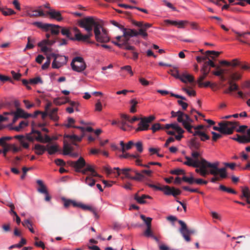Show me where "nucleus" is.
Masks as SVG:
<instances>
[{
  "instance_id": "f257e3e1",
  "label": "nucleus",
  "mask_w": 250,
  "mask_h": 250,
  "mask_svg": "<svg viewBox=\"0 0 250 250\" xmlns=\"http://www.w3.org/2000/svg\"><path fill=\"white\" fill-rule=\"evenodd\" d=\"M99 21H96L93 17H86L77 21L78 25L84 28L87 32L86 34L83 35L81 31L77 27H74L73 31L76 32L77 41L86 42L88 43H95V42L90 41V39L93 36L92 31L96 26L98 27Z\"/></svg>"
},
{
  "instance_id": "f03ea898",
  "label": "nucleus",
  "mask_w": 250,
  "mask_h": 250,
  "mask_svg": "<svg viewBox=\"0 0 250 250\" xmlns=\"http://www.w3.org/2000/svg\"><path fill=\"white\" fill-rule=\"evenodd\" d=\"M201 162L200 163L202 165V170L200 174L201 176L206 177L209 173L214 176H216L218 174H219L220 177L221 178H227V174L226 168H219L218 167L219 165L218 162L210 163L203 158H201Z\"/></svg>"
},
{
  "instance_id": "7ed1b4c3",
  "label": "nucleus",
  "mask_w": 250,
  "mask_h": 250,
  "mask_svg": "<svg viewBox=\"0 0 250 250\" xmlns=\"http://www.w3.org/2000/svg\"><path fill=\"white\" fill-rule=\"evenodd\" d=\"M117 170L118 175H120L121 173H122L126 178L130 179L141 181L144 178V175L141 172H139L138 170L134 169L125 168L121 169L119 167H114L112 169L109 167H104V170L108 174L114 173V170Z\"/></svg>"
},
{
  "instance_id": "20e7f679",
  "label": "nucleus",
  "mask_w": 250,
  "mask_h": 250,
  "mask_svg": "<svg viewBox=\"0 0 250 250\" xmlns=\"http://www.w3.org/2000/svg\"><path fill=\"white\" fill-rule=\"evenodd\" d=\"M33 24L37 27L44 30L45 31L50 30L53 35H58L61 32L62 26L50 23H43L40 21H35Z\"/></svg>"
},
{
  "instance_id": "39448f33",
  "label": "nucleus",
  "mask_w": 250,
  "mask_h": 250,
  "mask_svg": "<svg viewBox=\"0 0 250 250\" xmlns=\"http://www.w3.org/2000/svg\"><path fill=\"white\" fill-rule=\"evenodd\" d=\"M178 222L181 225V228L179 229L180 232L186 241H190L189 235L194 234L196 230L194 229H188L187 224L182 220H178Z\"/></svg>"
},
{
  "instance_id": "423d86ee",
  "label": "nucleus",
  "mask_w": 250,
  "mask_h": 250,
  "mask_svg": "<svg viewBox=\"0 0 250 250\" xmlns=\"http://www.w3.org/2000/svg\"><path fill=\"white\" fill-rule=\"evenodd\" d=\"M102 25L99 23L98 26L95 27L94 28V33L96 41L98 42L107 43L110 41V37L108 34L101 33V28Z\"/></svg>"
},
{
  "instance_id": "0eeeda50",
  "label": "nucleus",
  "mask_w": 250,
  "mask_h": 250,
  "mask_svg": "<svg viewBox=\"0 0 250 250\" xmlns=\"http://www.w3.org/2000/svg\"><path fill=\"white\" fill-rule=\"evenodd\" d=\"M71 66L72 69L77 72H82L86 67L83 59L81 57L74 58L71 63Z\"/></svg>"
},
{
  "instance_id": "6e6552de",
  "label": "nucleus",
  "mask_w": 250,
  "mask_h": 250,
  "mask_svg": "<svg viewBox=\"0 0 250 250\" xmlns=\"http://www.w3.org/2000/svg\"><path fill=\"white\" fill-rule=\"evenodd\" d=\"M223 125L225 126L224 127L226 133L224 134H231L233 132L236 127L238 125L239 123L237 122H230L227 121H222Z\"/></svg>"
},
{
  "instance_id": "1a4fd4ad",
  "label": "nucleus",
  "mask_w": 250,
  "mask_h": 250,
  "mask_svg": "<svg viewBox=\"0 0 250 250\" xmlns=\"http://www.w3.org/2000/svg\"><path fill=\"white\" fill-rule=\"evenodd\" d=\"M67 163L76 169L77 172H80V169L86 166V162L84 159L81 157L76 161H69Z\"/></svg>"
},
{
  "instance_id": "9d476101",
  "label": "nucleus",
  "mask_w": 250,
  "mask_h": 250,
  "mask_svg": "<svg viewBox=\"0 0 250 250\" xmlns=\"http://www.w3.org/2000/svg\"><path fill=\"white\" fill-rule=\"evenodd\" d=\"M247 135H240L236 134V138L233 139L241 144H247L250 143V128L247 130Z\"/></svg>"
},
{
  "instance_id": "9b49d317",
  "label": "nucleus",
  "mask_w": 250,
  "mask_h": 250,
  "mask_svg": "<svg viewBox=\"0 0 250 250\" xmlns=\"http://www.w3.org/2000/svg\"><path fill=\"white\" fill-rule=\"evenodd\" d=\"M148 186L151 188H153L156 190H159L164 192L167 195H171L173 188H170L168 186H164L163 187H159L151 184H148Z\"/></svg>"
},
{
  "instance_id": "f8f14e48",
  "label": "nucleus",
  "mask_w": 250,
  "mask_h": 250,
  "mask_svg": "<svg viewBox=\"0 0 250 250\" xmlns=\"http://www.w3.org/2000/svg\"><path fill=\"white\" fill-rule=\"evenodd\" d=\"M74 27H62L61 29V33L63 36H65L71 41H76V33L75 34V36L73 37L72 36L71 31L73 30Z\"/></svg>"
},
{
  "instance_id": "ddd939ff",
  "label": "nucleus",
  "mask_w": 250,
  "mask_h": 250,
  "mask_svg": "<svg viewBox=\"0 0 250 250\" xmlns=\"http://www.w3.org/2000/svg\"><path fill=\"white\" fill-rule=\"evenodd\" d=\"M179 115L178 118H177V121L179 123H181L183 125L184 123L187 124H192L193 122V120L190 118L189 116L187 114L179 110L178 113Z\"/></svg>"
},
{
  "instance_id": "4468645a",
  "label": "nucleus",
  "mask_w": 250,
  "mask_h": 250,
  "mask_svg": "<svg viewBox=\"0 0 250 250\" xmlns=\"http://www.w3.org/2000/svg\"><path fill=\"white\" fill-rule=\"evenodd\" d=\"M67 62V59L65 56H61L59 55L58 60H57V62H52V67L53 68L58 69L61 67L62 66L65 64Z\"/></svg>"
},
{
  "instance_id": "2eb2a0df",
  "label": "nucleus",
  "mask_w": 250,
  "mask_h": 250,
  "mask_svg": "<svg viewBox=\"0 0 250 250\" xmlns=\"http://www.w3.org/2000/svg\"><path fill=\"white\" fill-rule=\"evenodd\" d=\"M46 14L49 15L51 19H55L58 21H60L63 19L60 12L53 9L47 11Z\"/></svg>"
},
{
  "instance_id": "dca6fc26",
  "label": "nucleus",
  "mask_w": 250,
  "mask_h": 250,
  "mask_svg": "<svg viewBox=\"0 0 250 250\" xmlns=\"http://www.w3.org/2000/svg\"><path fill=\"white\" fill-rule=\"evenodd\" d=\"M201 143L196 137L191 138L189 142V147L191 150H197L200 149Z\"/></svg>"
},
{
  "instance_id": "f3484780",
  "label": "nucleus",
  "mask_w": 250,
  "mask_h": 250,
  "mask_svg": "<svg viewBox=\"0 0 250 250\" xmlns=\"http://www.w3.org/2000/svg\"><path fill=\"white\" fill-rule=\"evenodd\" d=\"M13 113L17 115L19 118L27 119L32 116V114L25 112L23 109L21 108H17L16 111Z\"/></svg>"
},
{
  "instance_id": "a211bd4d",
  "label": "nucleus",
  "mask_w": 250,
  "mask_h": 250,
  "mask_svg": "<svg viewBox=\"0 0 250 250\" xmlns=\"http://www.w3.org/2000/svg\"><path fill=\"white\" fill-rule=\"evenodd\" d=\"M140 122L138 124V127L136 129V131L147 130L149 129V124L147 123L143 118H140Z\"/></svg>"
},
{
  "instance_id": "6ab92c4d",
  "label": "nucleus",
  "mask_w": 250,
  "mask_h": 250,
  "mask_svg": "<svg viewBox=\"0 0 250 250\" xmlns=\"http://www.w3.org/2000/svg\"><path fill=\"white\" fill-rule=\"evenodd\" d=\"M185 158L187 161L184 162V165L194 167H197L199 166V159L193 160L192 158L188 156H186Z\"/></svg>"
},
{
  "instance_id": "aec40b11",
  "label": "nucleus",
  "mask_w": 250,
  "mask_h": 250,
  "mask_svg": "<svg viewBox=\"0 0 250 250\" xmlns=\"http://www.w3.org/2000/svg\"><path fill=\"white\" fill-rule=\"evenodd\" d=\"M123 32V36L126 39L127 37L137 36V31L134 29H126L123 27L122 29Z\"/></svg>"
},
{
  "instance_id": "412c9836",
  "label": "nucleus",
  "mask_w": 250,
  "mask_h": 250,
  "mask_svg": "<svg viewBox=\"0 0 250 250\" xmlns=\"http://www.w3.org/2000/svg\"><path fill=\"white\" fill-rule=\"evenodd\" d=\"M134 198L139 204H144L146 203L145 200L146 199H151V197L146 194H143L141 196H140L138 193H137L134 195Z\"/></svg>"
},
{
  "instance_id": "4be33fe9",
  "label": "nucleus",
  "mask_w": 250,
  "mask_h": 250,
  "mask_svg": "<svg viewBox=\"0 0 250 250\" xmlns=\"http://www.w3.org/2000/svg\"><path fill=\"white\" fill-rule=\"evenodd\" d=\"M183 83H187V82L192 83L194 82V78L193 76L187 74L183 73L181 75L180 79Z\"/></svg>"
},
{
  "instance_id": "5701e85b",
  "label": "nucleus",
  "mask_w": 250,
  "mask_h": 250,
  "mask_svg": "<svg viewBox=\"0 0 250 250\" xmlns=\"http://www.w3.org/2000/svg\"><path fill=\"white\" fill-rule=\"evenodd\" d=\"M33 149L35 150V153L38 155H42L47 150L46 146L40 144H36Z\"/></svg>"
},
{
  "instance_id": "b1692460",
  "label": "nucleus",
  "mask_w": 250,
  "mask_h": 250,
  "mask_svg": "<svg viewBox=\"0 0 250 250\" xmlns=\"http://www.w3.org/2000/svg\"><path fill=\"white\" fill-rule=\"evenodd\" d=\"M41 6L39 7V9H36L33 11V13L27 12V15L30 17H44L45 14L42 9H40Z\"/></svg>"
},
{
  "instance_id": "393cba45",
  "label": "nucleus",
  "mask_w": 250,
  "mask_h": 250,
  "mask_svg": "<svg viewBox=\"0 0 250 250\" xmlns=\"http://www.w3.org/2000/svg\"><path fill=\"white\" fill-rule=\"evenodd\" d=\"M62 200L63 202V206L65 208H68L71 205L74 207H77L78 206V203L74 200L67 199L64 197L62 198Z\"/></svg>"
},
{
  "instance_id": "a878e982",
  "label": "nucleus",
  "mask_w": 250,
  "mask_h": 250,
  "mask_svg": "<svg viewBox=\"0 0 250 250\" xmlns=\"http://www.w3.org/2000/svg\"><path fill=\"white\" fill-rule=\"evenodd\" d=\"M121 118V121L119 122L121 125H126L127 127L131 128L132 127L131 125L128 124V115L127 114L122 113L120 114Z\"/></svg>"
},
{
  "instance_id": "bb28decb",
  "label": "nucleus",
  "mask_w": 250,
  "mask_h": 250,
  "mask_svg": "<svg viewBox=\"0 0 250 250\" xmlns=\"http://www.w3.org/2000/svg\"><path fill=\"white\" fill-rule=\"evenodd\" d=\"M69 102V98L67 97H62L55 98L53 102L56 105H62L67 103Z\"/></svg>"
},
{
  "instance_id": "cd10ccee",
  "label": "nucleus",
  "mask_w": 250,
  "mask_h": 250,
  "mask_svg": "<svg viewBox=\"0 0 250 250\" xmlns=\"http://www.w3.org/2000/svg\"><path fill=\"white\" fill-rule=\"evenodd\" d=\"M199 136L200 137V140L202 141H205L209 140L210 137L208 135L206 134L204 132L200 130L195 131L193 133V136Z\"/></svg>"
},
{
  "instance_id": "c85d7f7f",
  "label": "nucleus",
  "mask_w": 250,
  "mask_h": 250,
  "mask_svg": "<svg viewBox=\"0 0 250 250\" xmlns=\"http://www.w3.org/2000/svg\"><path fill=\"white\" fill-rule=\"evenodd\" d=\"M73 147L66 141L63 142V153L62 154L64 155H68L70 154V152L73 150Z\"/></svg>"
},
{
  "instance_id": "c756f323",
  "label": "nucleus",
  "mask_w": 250,
  "mask_h": 250,
  "mask_svg": "<svg viewBox=\"0 0 250 250\" xmlns=\"http://www.w3.org/2000/svg\"><path fill=\"white\" fill-rule=\"evenodd\" d=\"M46 147L47 148L46 151L50 155H53L60 150L57 145L49 146L47 145Z\"/></svg>"
},
{
  "instance_id": "7c9ffc66",
  "label": "nucleus",
  "mask_w": 250,
  "mask_h": 250,
  "mask_svg": "<svg viewBox=\"0 0 250 250\" xmlns=\"http://www.w3.org/2000/svg\"><path fill=\"white\" fill-rule=\"evenodd\" d=\"M37 183L40 187L37 189L38 191L41 193H46L47 190L43 182L41 180H38Z\"/></svg>"
},
{
  "instance_id": "2f4dec72",
  "label": "nucleus",
  "mask_w": 250,
  "mask_h": 250,
  "mask_svg": "<svg viewBox=\"0 0 250 250\" xmlns=\"http://www.w3.org/2000/svg\"><path fill=\"white\" fill-rule=\"evenodd\" d=\"M242 194L240 196L241 198L244 197L246 198V202L248 203V201L250 200V191L248 187H246L242 190Z\"/></svg>"
},
{
  "instance_id": "473e14b6",
  "label": "nucleus",
  "mask_w": 250,
  "mask_h": 250,
  "mask_svg": "<svg viewBox=\"0 0 250 250\" xmlns=\"http://www.w3.org/2000/svg\"><path fill=\"white\" fill-rule=\"evenodd\" d=\"M168 73L170 74L174 78L179 80L180 79L181 75L179 74L177 67L173 66V69H170Z\"/></svg>"
},
{
  "instance_id": "72a5a7b5",
  "label": "nucleus",
  "mask_w": 250,
  "mask_h": 250,
  "mask_svg": "<svg viewBox=\"0 0 250 250\" xmlns=\"http://www.w3.org/2000/svg\"><path fill=\"white\" fill-rule=\"evenodd\" d=\"M22 225L24 227L27 228L31 233H35L34 230L32 228V224L29 220L26 219L24 220L22 222Z\"/></svg>"
},
{
  "instance_id": "f704fd0d",
  "label": "nucleus",
  "mask_w": 250,
  "mask_h": 250,
  "mask_svg": "<svg viewBox=\"0 0 250 250\" xmlns=\"http://www.w3.org/2000/svg\"><path fill=\"white\" fill-rule=\"evenodd\" d=\"M83 136H84L83 134H82L81 136H80V137H79L76 135H65L64 137L69 138L70 140H71V141H73L80 142V141H81Z\"/></svg>"
},
{
  "instance_id": "c9c22d12",
  "label": "nucleus",
  "mask_w": 250,
  "mask_h": 250,
  "mask_svg": "<svg viewBox=\"0 0 250 250\" xmlns=\"http://www.w3.org/2000/svg\"><path fill=\"white\" fill-rule=\"evenodd\" d=\"M77 207L81 208L83 210H89L91 212H95V208L90 206L83 204L81 203H78V206H77Z\"/></svg>"
},
{
  "instance_id": "e433bc0d",
  "label": "nucleus",
  "mask_w": 250,
  "mask_h": 250,
  "mask_svg": "<svg viewBox=\"0 0 250 250\" xmlns=\"http://www.w3.org/2000/svg\"><path fill=\"white\" fill-rule=\"evenodd\" d=\"M219 189L223 191H226L228 193H230L234 194H236L237 193V192L234 189L231 188H227L223 185H220Z\"/></svg>"
},
{
  "instance_id": "4c0bfd02",
  "label": "nucleus",
  "mask_w": 250,
  "mask_h": 250,
  "mask_svg": "<svg viewBox=\"0 0 250 250\" xmlns=\"http://www.w3.org/2000/svg\"><path fill=\"white\" fill-rule=\"evenodd\" d=\"M85 183L88 186L92 187L95 185L96 181L91 176L89 175L85 178Z\"/></svg>"
},
{
  "instance_id": "58836bf2",
  "label": "nucleus",
  "mask_w": 250,
  "mask_h": 250,
  "mask_svg": "<svg viewBox=\"0 0 250 250\" xmlns=\"http://www.w3.org/2000/svg\"><path fill=\"white\" fill-rule=\"evenodd\" d=\"M219 126H214L213 129L214 130L218 131L222 134H224V133H226L225 129L223 127H224L225 125H223L222 121L219 122L218 123Z\"/></svg>"
},
{
  "instance_id": "ea45409f",
  "label": "nucleus",
  "mask_w": 250,
  "mask_h": 250,
  "mask_svg": "<svg viewBox=\"0 0 250 250\" xmlns=\"http://www.w3.org/2000/svg\"><path fill=\"white\" fill-rule=\"evenodd\" d=\"M28 125V123L22 121L20 122L18 126L11 128V129L15 130L16 131H20L21 128H22L24 126H27Z\"/></svg>"
},
{
  "instance_id": "a19ab883",
  "label": "nucleus",
  "mask_w": 250,
  "mask_h": 250,
  "mask_svg": "<svg viewBox=\"0 0 250 250\" xmlns=\"http://www.w3.org/2000/svg\"><path fill=\"white\" fill-rule=\"evenodd\" d=\"M139 157V154H130L129 153H125L119 156L120 158H130L135 159Z\"/></svg>"
},
{
  "instance_id": "79ce46f5",
  "label": "nucleus",
  "mask_w": 250,
  "mask_h": 250,
  "mask_svg": "<svg viewBox=\"0 0 250 250\" xmlns=\"http://www.w3.org/2000/svg\"><path fill=\"white\" fill-rule=\"evenodd\" d=\"M141 218L144 221L146 225V227L151 226L152 218L150 217H146L145 215L141 214L140 215Z\"/></svg>"
},
{
  "instance_id": "37998d69",
  "label": "nucleus",
  "mask_w": 250,
  "mask_h": 250,
  "mask_svg": "<svg viewBox=\"0 0 250 250\" xmlns=\"http://www.w3.org/2000/svg\"><path fill=\"white\" fill-rule=\"evenodd\" d=\"M0 11L4 16H10L16 14V12L13 9L10 8H7L6 10H4L2 8H0Z\"/></svg>"
},
{
  "instance_id": "c03bdc74",
  "label": "nucleus",
  "mask_w": 250,
  "mask_h": 250,
  "mask_svg": "<svg viewBox=\"0 0 250 250\" xmlns=\"http://www.w3.org/2000/svg\"><path fill=\"white\" fill-rule=\"evenodd\" d=\"M130 103L132 104L130 109V112L133 113H135L137 111L136 109V105L138 103V102L135 99H133L130 101Z\"/></svg>"
},
{
  "instance_id": "a18cd8bd",
  "label": "nucleus",
  "mask_w": 250,
  "mask_h": 250,
  "mask_svg": "<svg viewBox=\"0 0 250 250\" xmlns=\"http://www.w3.org/2000/svg\"><path fill=\"white\" fill-rule=\"evenodd\" d=\"M183 127L190 133H192L193 134L194 131H192V128H194V126H193L191 124H187L186 123H184L183 125H182Z\"/></svg>"
},
{
  "instance_id": "49530a36",
  "label": "nucleus",
  "mask_w": 250,
  "mask_h": 250,
  "mask_svg": "<svg viewBox=\"0 0 250 250\" xmlns=\"http://www.w3.org/2000/svg\"><path fill=\"white\" fill-rule=\"evenodd\" d=\"M208 74H207V73H202V75L199 76L198 79H197V83L199 84V87H202L203 85V83L202 81L207 77Z\"/></svg>"
},
{
  "instance_id": "de8ad7c7",
  "label": "nucleus",
  "mask_w": 250,
  "mask_h": 250,
  "mask_svg": "<svg viewBox=\"0 0 250 250\" xmlns=\"http://www.w3.org/2000/svg\"><path fill=\"white\" fill-rule=\"evenodd\" d=\"M190 87L188 88L183 87L182 90L186 92L189 96H195L196 95V92L194 90L189 89Z\"/></svg>"
},
{
  "instance_id": "09e8293b",
  "label": "nucleus",
  "mask_w": 250,
  "mask_h": 250,
  "mask_svg": "<svg viewBox=\"0 0 250 250\" xmlns=\"http://www.w3.org/2000/svg\"><path fill=\"white\" fill-rule=\"evenodd\" d=\"M30 83L33 84H36L39 83L42 84L43 83V81H42L41 77H37L33 79H31L30 80Z\"/></svg>"
},
{
  "instance_id": "8fccbe9b",
  "label": "nucleus",
  "mask_w": 250,
  "mask_h": 250,
  "mask_svg": "<svg viewBox=\"0 0 250 250\" xmlns=\"http://www.w3.org/2000/svg\"><path fill=\"white\" fill-rule=\"evenodd\" d=\"M144 235L147 237L153 236V232L151 230V226L146 227V230L144 232Z\"/></svg>"
},
{
  "instance_id": "3c124183",
  "label": "nucleus",
  "mask_w": 250,
  "mask_h": 250,
  "mask_svg": "<svg viewBox=\"0 0 250 250\" xmlns=\"http://www.w3.org/2000/svg\"><path fill=\"white\" fill-rule=\"evenodd\" d=\"M162 129H163V128L161 127V125L159 123H155L153 124L151 127V129L152 130L153 133H155L157 131Z\"/></svg>"
},
{
  "instance_id": "603ef678",
  "label": "nucleus",
  "mask_w": 250,
  "mask_h": 250,
  "mask_svg": "<svg viewBox=\"0 0 250 250\" xmlns=\"http://www.w3.org/2000/svg\"><path fill=\"white\" fill-rule=\"evenodd\" d=\"M182 180L184 182H187L188 184L192 185L194 183L195 179L193 176H191L190 177H188L187 176H184L182 178Z\"/></svg>"
},
{
  "instance_id": "864d4df0",
  "label": "nucleus",
  "mask_w": 250,
  "mask_h": 250,
  "mask_svg": "<svg viewBox=\"0 0 250 250\" xmlns=\"http://www.w3.org/2000/svg\"><path fill=\"white\" fill-rule=\"evenodd\" d=\"M128 40H129V39L128 38V39H125V40L123 41L124 45V47L123 48H124L126 50H133L134 49V47L133 46L129 45L127 44Z\"/></svg>"
},
{
  "instance_id": "5fc2aeb1",
  "label": "nucleus",
  "mask_w": 250,
  "mask_h": 250,
  "mask_svg": "<svg viewBox=\"0 0 250 250\" xmlns=\"http://www.w3.org/2000/svg\"><path fill=\"white\" fill-rule=\"evenodd\" d=\"M134 145L136 146L137 151L141 153L143 151V143L141 141H138L136 143L134 144Z\"/></svg>"
},
{
  "instance_id": "6e6d98bb",
  "label": "nucleus",
  "mask_w": 250,
  "mask_h": 250,
  "mask_svg": "<svg viewBox=\"0 0 250 250\" xmlns=\"http://www.w3.org/2000/svg\"><path fill=\"white\" fill-rule=\"evenodd\" d=\"M183 188L185 190L189 191L191 192H198L201 194H204V193L203 192L199 191L197 188H195V189L190 188L189 187H188L187 186L183 187Z\"/></svg>"
},
{
  "instance_id": "4d7b16f0",
  "label": "nucleus",
  "mask_w": 250,
  "mask_h": 250,
  "mask_svg": "<svg viewBox=\"0 0 250 250\" xmlns=\"http://www.w3.org/2000/svg\"><path fill=\"white\" fill-rule=\"evenodd\" d=\"M170 173L171 174H175V175H180L182 174H185V171L184 170L182 169H175L174 170H172L170 171Z\"/></svg>"
},
{
  "instance_id": "13d9d810",
  "label": "nucleus",
  "mask_w": 250,
  "mask_h": 250,
  "mask_svg": "<svg viewBox=\"0 0 250 250\" xmlns=\"http://www.w3.org/2000/svg\"><path fill=\"white\" fill-rule=\"evenodd\" d=\"M191 155L192 157L193 158V160H196V159L200 160V158L201 157H200V153L196 150H192Z\"/></svg>"
},
{
  "instance_id": "bf43d9fd",
  "label": "nucleus",
  "mask_w": 250,
  "mask_h": 250,
  "mask_svg": "<svg viewBox=\"0 0 250 250\" xmlns=\"http://www.w3.org/2000/svg\"><path fill=\"white\" fill-rule=\"evenodd\" d=\"M228 83L230 85V86L231 87L233 91L237 90L239 89L238 85L233 82L232 80H229L228 81Z\"/></svg>"
},
{
  "instance_id": "052dcab7",
  "label": "nucleus",
  "mask_w": 250,
  "mask_h": 250,
  "mask_svg": "<svg viewBox=\"0 0 250 250\" xmlns=\"http://www.w3.org/2000/svg\"><path fill=\"white\" fill-rule=\"evenodd\" d=\"M137 36L140 35L143 36V37L146 39L147 37V33L146 32V30H144V28H140L139 30V32L137 31Z\"/></svg>"
},
{
  "instance_id": "680f3d73",
  "label": "nucleus",
  "mask_w": 250,
  "mask_h": 250,
  "mask_svg": "<svg viewBox=\"0 0 250 250\" xmlns=\"http://www.w3.org/2000/svg\"><path fill=\"white\" fill-rule=\"evenodd\" d=\"M208 66L206 65V64H205L204 63L202 66V69H201V72L204 73H207V74H208V73L210 70V68H208Z\"/></svg>"
},
{
  "instance_id": "e2e57ef3",
  "label": "nucleus",
  "mask_w": 250,
  "mask_h": 250,
  "mask_svg": "<svg viewBox=\"0 0 250 250\" xmlns=\"http://www.w3.org/2000/svg\"><path fill=\"white\" fill-rule=\"evenodd\" d=\"M0 81L3 83H4L7 81H10L11 82H12L10 77L1 74H0Z\"/></svg>"
},
{
  "instance_id": "0e129e2a",
  "label": "nucleus",
  "mask_w": 250,
  "mask_h": 250,
  "mask_svg": "<svg viewBox=\"0 0 250 250\" xmlns=\"http://www.w3.org/2000/svg\"><path fill=\"white\" fill-rule=\"evenodd\" d=\"M211 134H212V140L214 142L216 141L218 139L221 138L222 136L220 134H218L215 132H211Z\"/></svg>"
},
{
  "instance_id": "69168bd1",
  "label": "nucleus",
  "mask_w": 250,
  "mask_h": 250,
  "mask_svg": "<svg viewBox=\"0 0 250 250\" xmlns=\"http://www.w3.org/2000/svg\"><path fill=\"white\" fill-rule=\"evenodd\" d=\"M11 146H10V145H6L4 146L2 152H3L4 157H5V158L6 157L7 152L8 151H9L10 150H11Z\"/></svg>"
},
{
  "instance_id": "338daca9",
  "label": "nucleus",
  "mask_w": 250,
  "mask_h": 250,
  "mask_svg": "<svg viewBox=\"0 0 250 250\" xmlns=\"http://www.w3.org/2000/svg\"><path fill=\"white\" fill-rule=\"evenodd\" d=\"M194 183L198 185H207L208 182L207 181L199 178L195 179Z\"/></svg>"
},
{
  "instance_id": "774afa93",
  "label": "nucleus",
  "mask_w": 250,
  "mask_h": 250,
  "mask_svg": "<svg viewBox=\"0 0 250 250\" xmlns=\"http://www.w3.org/2000/svg\"><path fill=\"white\" fill-rule=\"evenodd\" d=\"M230 78L232 80H238L241 79V75L237 73H234L231 75Z\"/></svg>"
}]
</instances>
